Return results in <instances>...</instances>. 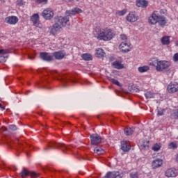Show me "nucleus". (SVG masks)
<instances>
[{
  "instance_id": "nucleus-24",
  "label": "nucleus",
  "mask_w": 178,
  "mask_h": 178,
  "mask_svg": "<svg viewBox=\"0 0 178 178\" xmlns=\"http://www.w3.org/2000/svg\"><path fill=\"white\" fill-rule=\"evenodd\" d=\"M31 22L33 24H37V22H40V15L38 13H35L31 17Z\"/></svg>"
},
{
  "instance_id": "nucleus-20",
  "label": "nucleus",
  "mask_w": 178,
  "mask_h": 178,
  "mask_svg": "<svg viewBox=\"0 0 178 178\" xmlns=\"http://www.w3.org/2000/svg\"><path fill=\"white\" fill-rule=\"evenodd\" d=\"M165 175L166 177H176L178 175L177 170L170 168L165 171Z\"/></svg>"
},
{
  "instance_id": "nucleus-9",
  "label": "nucleus",
  "mask_w": 178,
  "mask_h": 178,
  "mask_svg": "<svg viewBox=\"0 0 178 178\" xmlns=\"http://www.w3.org/2000/svg\"><path fill=\"white\" fill-rule=\"evenodd\" d=\"M55 20H56L57 23L59 24L63 27H66V25L70 22V18H69V16L67 15L65 17H56Z\"/></svg>"
},
{
  "instance_id": "nucleus-33",
  "label": "nucleus",
  "mask_w": 178,
  "mask_h": 178,
  "mask_svg": "<svg viewBox=\"0 0 178 178\" xmlns=\"http://www.w3.org/2000/svg\"><path fill=\"white\" fill-rule=\"evenodd\" d=\"M134 133V128H126L124 129V134L126 136H131Z\"/></svg>"
},
{
  "instance_id": "nucleus-23",
  "label": "nucleus",
  "mask_w": 178,
  "mask_h": 178,
  "mask_svg": "<svg viewBox=\"0 0 178 178\" xmlns=\"http://www.w3.org/2000/svg\"><path fill=\"white\" fill-rule=\"evenodd\" d=\"M112 66L115 68V69H124V65L122 64V62H119V61H114L112 63Z\"/></svg>"
},
{
  "instance_id": "nucleus-47",
  "label": "nucleus",
  "mask_w": 178,
  "mask_h": 178,
  "mask_svg": "<svg viewBox=\"0 0 178 178\" xmlns=\"http://www.w3.org/2000/svg\"><path fill=\"white\" fill-rule=\"evenodd\" d=\"M0 108H1V109L5 110V106H2V104H0Z\"/></svg>"
},
{
  "instance_id": "nucleus-8",
  "label": "nucleus",
  "mask_w": 178,
  "mask_h": 178,
  "mask_svg": "<svg viewBox=\"0 0 178 178\" xmlns=\"http://www.w3.org/2000/svg\"><path fill=\"white\" fill-rule=\"evenodd\" d=\"M90 138L92 145H98V144H101L102 142V138L97 134L90 135Z\"/></svg>"
},
{
  "instance_id": "nucleus-42",
  "label": "nucleus",
  "mask_w": 178,
  "mask_h": 178,
  "mask_svg": "<svg viewBox=\"0 0 178 178\" xmlns=\"http://www.w3.org/2000/svg\"><path fill=\"white\" fill-rule=\"evenodd\" d=\"M130 177L131 178H137V177H138V173H137V172H131L130 174Z\"/></svg>"
},
{
  "instance_id": "nucleus-51",
  "label": "nucleus",
  "mask_w": 178,
  "mask_h": 178,
  "mask_svg": "<svg viewBox=\"0 0 178 178\" xmlns=\"http://www.w3.org/2000/svg\"><path fill=\"white\" fill-rule=\"evenodd\" d=\"M176 161L178 162V154H177Z\"/></svg>"
},
{
  "instance_id": "nucleus-7",
  "label": "nucleus",
  "mask_w": 178,
  "mask_h": 178,
  "mask_svg": "<svg viewBox=\"0 0 178 178\" xmlns=\"http://www.w3.org/2000/svg\"><path fill=\"white\" fill-rule=\"evenodd\" d=\"M160 16L158 11H154L148 19L149 24H156Z\"/></svg>"
},
{
  "instance_id": "nucleus-28",
  "label": "nucleus",
  "mask_w": 178,
  "mask_h": 178,
  "mask_svg": "<svg viewBox=\"0 0 178 178\" xmlns=\"http://www.w3.org/2000/svg\"><path fill=\"white\" fill-rule=\"evenodd\" d=\"M95 55L97 58H102L105 56V51L104 49L99 48L96 49Z\"/></svg>"
},
{
  "instance_id": "nucleus-11",
  "label": "nucleus",
  "mask_w": 178,
  "mask_h": 178,
  "mask_svg": "<svg viewBox=\"0 0 178 178\" xmlns=\"http://www.w3.org/2000/svg\"><path fill=\"white\" fill-rule=\"evenodd\" d=\"M126 19L129 23H136L138 20V15L136 12H131L127 15Z\"/></svg>"
},
{
  "instance_id": "nucleus-36",
  "label": "nucleus",
  "mask_w": 178,
  "mask_h": 178,
  "mask_svg": "<svg viewBox=\"0 0 178 178\" xmlns=\"http://www.w3.org/2000/svg\"><path fill=\"white\" fill-rule=\"evenodd\" d=\"M110 81H111V83H113V84H115V86H118L119 87H120V82H119V81L115 79H111Z\"/></svg>"
},
{
  "instance_id": "nucleus-37",
  "label": "nucleus",
  "mask_w": 178,
  "mask_h": 178,
  "mask_svg": "<svg viewBox=\"0 0 178 178\" xmlns=\"http://www.w3.org/2000/svg\"><path fill=\"white\" fill-rule=\"evenodd\" d=\"M169 148H172V149H175V148H177V144L175 143H170L168 145Z\"/></svg>"
},
{
  "instance_id": "nucleus-27",
  "label": "nucleus",
  "mask_w": 178,
  "mask_h": 178,
  "mask_svg": "<svg viewBox=\"0 0 178 178\" xmlns=\"http://www.w3.org/2000/svg\"><path fill=\"white\" fill-rule=\"evenodd\" d=\"M159 63V60H158V58H154L149 60V66H154L156 69V67L158 66Z\"/></svg>"
},
{
  "instance_id": "nucleus-25",
  "label": "nucleus",
  "mask_w": 178,
  "mask_h": 178,
  "mask_svg": "<svg viewBox=\"0 0 178 178\" xmlns=\"http://www.w3.org/2000/svg\"><path fill=\"white\" fill-rule=\"evenodd\" d=\"M157 23H159V26H163L168 23V21H166V18L165 17L160 15Z\"/></svg>"
},
{
  "instance_id": "nucleus-4",
  "label": "nucleus",
  "mask_w": 178,
  "mask_h": 178,
  "mask_svg": "<svg viewBox=\"0 0 178 178\" xmlns=\"http://www.w3.org/2000/svg\"><path fill=\"white\" fill-rule=\"evenodd\" d=\"M170 67V63L167 60H159L156 70L157 72H163L165 69Z\"/></svg>"
},
{
  "instance_id": "nucleus-14",
  "label": "nucleus",
  "mask_w": 178,
  "mask_h": 178,
  "mask_svg": "<svg viewBox=\"0 0 178 178\" xmlns=\"http://www.w3.org/2000/svg\"><path fill=\"white\" fill-rule=\"evenodd\" d=\"M122 172L120 171L108 172L104 176L105 178H121Z\"/></svg>"
},
{
  "instance_id": "nucleus-15",
  "label": "nucleus",
  "mask_w": 178,
  "mask_h": 178,
  "mask_svg": "<svg viewBox=\"0 0 178 178\" xmlns=\"http://www.w3.org/2000/svg\"><path fill=\"white\" fill-rule=\"evenodd\" d=\"M40 58L42 60H45L46 62H52V60H54V56H52L51 53H40Z\"/></svg>"
},
{
  "instance_id": "nucleus-3",
  "label": "nucleus",
  "mask_w": 178,
  "mask_h": 178,
  "mask_svg": "<svg viewBox=\"0 0 178 178\" xmlns=\"http://www.w3.org/2000/svg\"><path fill=\"white\" fill-rule=\"evenodd\" d=\"M56 148H61L63 152H64L65 149H69V146L63 143H56L52 142L49 143L47 147L44 148V149H55Z\"/></svg>"
},
{
  "instance_id": "nucleus-6",
  "label": "nucleus",
  "mask_w": 178,
  "mask_h": 178,
  "mask_svg": "<svg viewBox=\"0 0 178 178\" xmlns=\"http://www.w3.org/2000/svg\"><path fill=\"white\" fill-rule=\"evenodd\" d=\"M9 54H10L9 49H0V62L1 63L6 62V59L9 58Z\"/></svg>"
},
{
  "instance_id": "nucleus-12",
  "label": "nucleus",
  "mask_w": 178,
  "mask_h": 178,
  "mask_svg": "<svg viewBox=\"0 0 178 178\" xmlns=\"http://www.w3.org/2000/svg\"><path fill=\"white\" fill-rule=\"evenodd\" d=\"M5 23L7 24H10L11 26H15L19 22V18L17 16H8L5 18Z\"/></svg>"
},
{
  "instance_id": "nucleus-1",
  "label": "nucleus",
  "mask_w": 178,
  "mask_h": 178,
  "mask_svg": "<svg viewBox=\"0 0 178 178\" xmlns=\"http://www.w3.org/2000/svg\"><path fill=\"white\" fill-rule=\"evenodd\" d=\"M95 33L97 35V38L99 41H111V40L115 37L113 31L108 28H96Z\"/></svg>"
},
{
  "instance_id": "nucleus-22",
  "label": "nucleus",
  "mask_w": 178,
  "mask_h": 178,
  "mask_svg": "<svg viewBox=\"0 0 178 178\" xmlns=\"http://www.w3.org/2000/svg\"><path fill=\"white\" fill-rule=\"evenodd\" d=\"M136 6L138 8H147L148 6V1L146 0H138L136 1Z\"/></svg>"
},
{
  "instance_id": "nucleus-32",
  "label": "nucleus",
  "mask_w": 178,
  "mask_h": 178,
  "mask_svg": "<svg viewBox=\"0 0 178 178\" xmlns=\"http://www.w3.org/2000/svg\"><path fill=\"white\" fill-rule=\"evenodd\" d=\"M81 57L83 60H92V56L90 54H83Z\"/></svg>"
},
{
  "instance_id": "nucleus-19",
  "label": "nucleus",
  "mask_w": 178,
  "mask_h": 178,
  "mask_svg": "<svg viewBox=\"0 0 178 178\" xmlns=\"http://www.w3.org/2000/svg\"><path fill=\"white\" fill-rule=\"evenodd\" d=\"M162 165H163V160L161 159H156L152 162L153 169H158V168H161Z\"/></svg>"
},
{
  "instance_id": "nucleus-44",
  "label": "nucleus",
  "mask_w": 178,
  "mask_h": 178,
  "mask_svg": "<svg viewBox=\"0 0 178 178\" xmlns=\"http://www.w3.org/2000/svg\"><path fill=\"white\" fill-rule=\"evenodd\" d=\"M33 26L35 27H38L39 29H42V24L40 23V21L37 22V24H33Z\"/></svg>"
},
{
  "instance_id": "nucleus-41",
  "label": "nucleus",
  "mask_w": 178,
  "mask_h": 178,
  "mask_svg": "<svg viewBox=\"0 0 178 178\" xmlns=\"http://www.w3.org/2000/svg\"><path fill=\"white\" fill-rule=\"evenodd\" d=\"M9 129L10 130H13V131L17 130V127L15 124L9 125Z\"/></svg>"
},
{
  "instance_id": "nucleus-45",
  "label": "nucleus",
  "mask_w": 178,
  "mask_h": 178,
  "mask_svg": "<svg viewBox=\"0 0 178 178\" xmlns=\"http://www.w3.org/2000/svg\"><path fill=\"white\" fill-rule=\"evenodd\" d=\"M174 118L178 119V109L174 111Z\"/></svg>"
},
{
  "instance_id": "nucleus-29",
  "label": "nucleus",
  "mask_w": 178,
  "mask_h": 178,
  "mask_svg": "<svg viewBox=\"0 0 178 178\" xmlns=\"http://www.w3.org/2000/svg\"><path fill=\"white\" fill-rule=\"evenodd\" d=\"M148 70H149V66L148 65H143L138 68L139 73H145V72H148Z\"/></svg>"
},
{
  "instance_id": "nucleus-48",
  "label": "nucleus",
  "mask_w": 178,
  "mask_h": 178,
  "mask_svg": "<svg viewBox=\"0 0 178 178\" xmlns=\"http://www.w3.org/2000/svg\"><path fill=\"white\" fill-rule=\"evenodd\" d=\"M46 170H52V169H51V168H49V167H47V168H46Z\"/></svg>"
},
{
  "instance_id": "nucleus-17",
  "label": "nucleus",
  "mask_w": 178,
  "mask_h": 178,
  "mask_svg": "<svg viewBox=\"0 0 178 178\" xmlns=\"http://www.w3.org/2000/svg\"><path fill=\"white\" fill-rule=\"evenodd\" d=\"M62 26L58 23V21L55 19V24L52 26L51 33L55 35L62 29Z\"/></svg>"
},
{
  "instance_id": "nucleus-43",
  "label": "nucleus",
  "mask_w": 178,
  "mask_h": 178,
  "mask_svg": "<svg viewBox=\"0 0 178 178\" xmlns=\"http://www.w3.org/2000/svg\"><path fill=\"white\" fill-rule=\"evenodd\" d=\"M172 59L174 62H178V52L174 54Z\"/></svg>"
},
{
  "instance_id": "nucleus-34",
  "label": "nucleus",
  "mask_w": 178,
  "mask_h": 178,
  "mask_svg": "<svg viewBox=\"0 0 178 178\" xmlns=\"http://www.w3.org/2000/svg\"><path fill=\"white\" fill-rule=\"evenodd\" d=\"M126 13H127V10L126 9L116 11V15H118V16H124Z\"/></svg>"
},
{
  "instance_id": "nucleus-38",
  "label": "nucleus",
  "mask_w": 178,
  "mask_h": 178,
  "mask_svg": "<svg viewBox=\"0 0 178 178\" xmlns=\"http://www.w3.org/2000/svg\"><path fill=\"white\" fill-rule=\"evenodd\" d=\"M38 3H41L42 5H47L48 3V0H36Z\"/></svg>"
},
{
  "instance_id": "nucleus-26",
  "label": "nucleus",
  "mask_w": 178,
  "mask_h": 178,
  "mask_svg": "<svg viewBox=\"0 0 178 178\" xmlns=\"http://www.w3.org/2000/svg\"><path fill=\"white\" fill-rule=\"evenodd\" d=\"M161 44L163 45H169L170 44V36H163L161 40Z\"/></svg>"
},
{
  "instance_id": "nucleus-46",
  "label": "nucleus",
  "mask_w": 178,
  "mask_h": 178,
  "mask_svg": "<svg viewBox=\"0 0 178 178\" xmlns=\"http://www.w3.org/2000/svg\"><path fill=\"white\" fill-rule=\"evenodd\" d=\"M158 115L159 116H163V110H159L158 111Z\"/></svg>"
},
{
  "instance_id": "nucleus-21",
  "label": "nucleus",
  "mask_w": 178,
  "mask_h": 178,
  "mask_svg": "<svg viewBox=\"0 0 178 178\" xmlns=\"http://www.w3.org/2000/svg\"><path fill=\"white\" fill-rule=\"evenodd\" d=\"M65 56L66 53L63 50L53 53V56H54L55 59H57L58 60H60V59H63Z\"/></svg>"
},
{
  "instance_id": "nucleus-30",
  "label": "nucleus",
  "mask_w": 178,
  "mask_h": 178,
  "mask_svg": "<svg viewBox=\"0 0 178 178\" xmlns=\"http://www.w3.org/2000/svg\"><path fill=\"white\" fill-rule=\"evenodd\" d=\"M94 152L97 155H102V154H105V150L102 149L101 147H97L95 148Z\"/></svg>"
},
{
  "instance_id": "nucleus-13",
  "label": "nucleus",
  "mask_w": 178,
  "mask_h": 178,
  "mask_svg": "<svg viewBox=\"0 0 178 178\" xmlns=\"http://www.w3.org/2000/svg\"><path fill=\"white\" fill-rule=\"evenodd\" d=\"M167 90L170 94H173V92H177L178 91V83L176 82H171L168 84Z\"/></svg>"
},
{
  "instance_id": "nucleus-5",
  "label": "nucleus",
  "mask_w": 178,
  "mask_h": 178,
  "mask_svg": "<svg viewBox=\"0 0 178 178\" xmlns=\"http://www.w3.org/2000/svg\"><path fill=\"white\" fill-rule=\"evenodd\" d=\"M119 49L123 54H127L131 51V44L127 42H122L119 45Z\"/></svg>"
},
{
  "instance_id": "nucleus-31",
  "label": "nucleus",
  "mask_w": 178,
  "mask_h": 178,
  "mask_svg": "<svg viewBox=\"0 0 178 178\" xmlns=\"http://www.w3.org/2000/svg\"><path fill=\"white\" fill-rule=\"evenodd\" d=\"M161 148H162V145L161 143H155L152 147V151L157 152V151H159Z\"/></svg>"
},
{
  "instance_id": "nucleus-40",
  "label": "nucleus",
  "mask_w": 178,
  "mask_h": 178,
  "mask_svg": "<svg viewBox=\"0 0 178 178\" xmlns=\"http://www.w3.org/2000/svg\"><path fill=\"white\" fill-rule=\"evenodd\" d=\"M16 3L18 6H23L24 1H23V0H17Z\"/></svg>"
},
{
  "instance_id": "nucleus-35",
  "label": "nucleus",
  "mask_w": 178,
  "mask_h": 178,
  "mask_svg": "<svg viewBox=\"0 0 178 178\" xmlns=\"http://www.w3.org/2000/svg\"><path fill=\"white\" fill-rule=\"evenodd\" d=\"M145 97L147 98V99L154 98V94H152L151 92H147L145 93Z\"/></svg>"
},
{
  "instance_id": "nucleus-18",
  "label": "nucleus",
  "mask_w": 178,
  "mask_h": 178,
  "mask_svg": "<svg viewBox=\"0 0 178 178\" xmlns=\"http://www.w3.org/2000/svg\"><path fill=\"white\" fill-rule=\"evenodd\" d=\"M131 148V146L130 145V143L127 140H122L121 143V149L124 151V152H129L130 151V149Z\"/></svg>"
},
{
  "instance_id": "nucleus-39",
  "label": "nucleus",
  "mask_w": 178,
  "mask_h": 178,
  "mask_svg": "<svg viewBox=\"0 0 178 178\" xmlns=\"http://www.w3.org/2000/svg\"><path fill=\"white\" fill-rule=\"evenodd\" d=\"M120 40H122V41H127V35H126L125 34H121L120 35Z\"/></svg>"
},
{
  "instance_id": "nucleus-49",
  "label": "nucleus",
  "mask_w": 178,
  "mask_h": 178,
  "mask_svg": "<svg viewBox=\"0 0 178 178\" xmlns=\"http://www.w3.org/2000/svg\"><path fill=\"white\" fill-rule=\"evenodd\" d=\"M64 1H65V2H72V1L73 0H64Z\"/></svg>"
},
{
  "instance_id": "nucleus-2",
  "label": "nucleus",
  "mask_w": 178,
  "mask_h": 178,
  "mask_svg": "<svg viewBox=\"0 0 178 178\" xmlns=\"http://www.w3.org/2000/svg\"><path fill=\"white\" fill-rule=\"evenodd\" d=\"M20 176L22 177H29L30 176L31 177L33 178H38L41 177L40 176V173L37 172L35 171H29L26 168H23L22 171L19 172Z\"/></svg>"
},
{
  "instance_id": "nucleus-10",
  "label": "nucleus",
  "mask_w": 178,
  "mask_h": 178,
  "mask_svg": "<svg viewBox=\"0 0 178 178\" xmlns=\"http://www.w3.org/2000/svg\"><path fill=\"white\" fill-rule=\"evenodd\" d=\"M42 16L45 20H51L54 17V10L51 8H46L42 13Z\"/></svg>"
},
{
  "instance_id": "nucleus-52",
  "label": "nucleus",
  "mask_w": 178,
  "mask_h": 178,
  "mask_svg": "<svg viewBox=\"0 0 178 178\" xmlns=\"http://www.w3.org/2000/svg\"><path fill=\"white\" fill-rule=\"evenodd\" d=\"M29 59H34V57H29Z\"/></svg>"
},
{
  "instance_id": "nucleus-53",
  "label": "nucleus",
  "mask_w": 178,
  "mask_h": 178,
  "mask_svg": "<svg viewBox=\"0 0 178 178\" xmlns=\"http://www.w3.org/2000/svg\"><path fill=\"white\" fill-rule=\"evenodd\" d=\"M145 148H148V145L144 146Z\"/></svg>"
},
{
  "instance_id": "nucleus-50",
  "label": "nucleus",
  "mask_w": 178,
  "mask_h": 178,
  "mask_svg": "<svg viewBox=\"0 0 178 178\" xmlns=\"http://www.w3.org/2000/svg\"><path fill=\"white\" fill-rule=\"evenodd\" d=\"M176 47H178V40L175 42Z\"/></svg>"
},
{
  "instance_id": "nucleus-16",
  "label": "nucleus",
  "mask_w": 178,
  "mask_h": 178,
  "mask_svg": "<svg viewBox=\"0 0 178 178\" xmlns=\"http://www.w3.org/2000/svg\"><path fill=\"white\" fill-rule=\"evenodd\" d=\"M79 13H83V10L77 7L72 8V10H67L65 12V14L67 15V16H68V17L70 16H74V15H77Z\"/></svg>"
}]
</instances>
